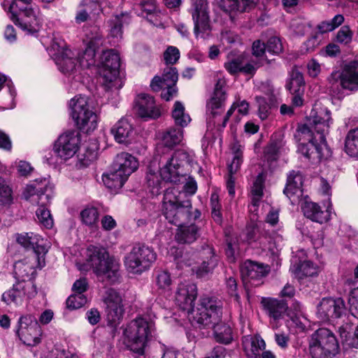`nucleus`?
<instances>
[{"mask_svg":"<svg viewBox=\"0 0 358 358\" xmlns=\"http://www.w3.org/2000/svg\"><path fill=\"white\" fill-rule=\"evenodd\" d=\"M331 122L330 110L327 108L316 106L312 109L308 122L298 127L297 133L300 139L308 141L307 143H300L298 150L313 163H318L330 156L325 136Z\"/></svg>","mask_w":358,"mask_h":358,"instance_id":"f257e3e1","label":"nucleus"},{"mask_svg":"<svg viewBox=\"0 0 358 358\" xmlns=\"http://www.w3.org/2000/svg\"><path fill=\"white\" fill-rule=\"evenodd\" d=\"M80 253L86 256V264L77 263L80 271H87L92 268L97 278L111 283L120 280V263L109 255L106 248H81Z\"/></svg>","mask_w":358,"mask_h":358,"instance_id":"f03ea898","label":"nucleus"},{"mask_svg":"<svg viewBox=\"0 0 358 358\" xmlns=\"http://www.w3.org/2000/svg\"><path fill=\"white\" fill-rule=\"evenodd\" d=\"M185 193L178 189L167 188L164 192L162 211L166 220L178 227L194 221L201 216L198 209L192 210L189 199H185Z\"/></svg>","mask_w":358,"mask_h":358,"instance_id":"7ed1b4c3","label":"nucleus"},{"mask_svg":"<svg viewBox=\"0 0 358 358\" xmlns=\"http://www.w3.org/2000/svg\"><path fill=\"white\" fill-rule=\"evenodd\" d=\"M52 187L49 185L47 178L36 179L27 185L24 192V196L27 200L31 199L36 201L39 206L36 211L38 222L45 228L50 229L53 226V219L50 211L45 207L50 203L52 198Z\"/></svg>","mask_w":358,"mask_h":358,"instance_id":"20e7f679","label":"nucleus"},{"mask_svg":"<svg viewBox=\"0 0 358 358\" xmlns=\"http://www.w3.org/2000/svg\"><path fill=\"white\" fill-rule=\"evenodd\" d=\"M153 329V324L139 317L131 321L124 329V343L137 356L144 355L145 348Z\"/></svg>","mask_w":358,"mask_h":358,"instance_id":"39448f33","label":"nucleus"},{"mask_svg":"<svg viewBox=\"0 0 358 358\" xmlns=\"http://www.w3.org/2000/svg\"><path fill=\"white\" fill-rule=\"evenodd\" d=\"M338 349L334 334L328 329L320 328L310 337L309 350L313 358H333Z\"/></svg>","mask_w":358,"mask_h":358,"instance_id":"423d86ee","label":"nucleus"},{"mask_svg":"<svg viewBox=\"0 0 358 358\" xmlns=\"http://www.w3.org/2000/svg\"><path fill=\"white\" fill-rule=\"evenodd\" d=\"M69 107L71 116L80 129L90 132L96 129L97 115L86 96H75L70 101Z\"/></svg>","mask_w":358,"mask_h":358,"instance_id":"0eeeda50","label":"nucleus"},{"mask_svg":"<svg viewBox=\"0 0 358 358\" xmlns=\"http://www.w3.org/2000/svg\"><path fill=\"white\" fill-rule=\"evenodd\" d=\"M26 248L27 257L15 264L14 272L17 278L31 280L36 274V268H41L45 265V255L48 250L45 248Z\"/></svg>","mask_w":358,"mask_h":358,"instance_id":"6e6552de","label":"nucleus"},{"mask_svg":"<svg viewBox=\"0 0 358 358\" xmlns=\"http://www.w3.org/2000/svg\"><path fill=\"white\" fill-rule=\"evenodd\" d=\"M194 162V153L185 150H178L161 169V176L166 182L173 183L187 180L182 168L185 164H192Z\"/></svg>","mask_w":358,"mask_h":358,"instance_id":"1a4fd4ad","label":"nucleus"},{"mask_svg":"<svg viewBox=\"0 0 358 358\" xmlns=\"http://www.w3.org/2000/svg\"><path fill=\"white\" fill-rule=\"evenodd\" d=\"M120 66L119 54L113 49L103 52L100 74L103 78L106 90H120L123 83L118 77Z\"/></svg>","mask_w":358,"mask_h":358,"instance_id":"9d476101","label":"nucleus"},{"mask_svg":"<svg viewBox=\"0 0 358 358\" xmlns=\"http://www.w3.org/2000/svg\"><path fill=\"white\" fill-rule=\"evenodd\" d=\"M157 254L152 248H133L124 260L127 271L132 275H141L148 271L156 260Z\"/></svg>","mask_w":358,"mask_h":358,"instance_id":"9b49d317","label":"nucleus"},{"mask_svg":"<svg viewBox=\"0 0 358 358\" xmlns=\"http://www.w3.org/2000/svg\"><path fill=\"white\" fill-rule=\"evenodd\" d=\"M189 13L194 22V34L196 37L205 38L211 31L207 0H191Z\"/></svg>","mask_w":358,"mask_h":358,"instance_id":"f8f14e48","label":"nucleus"},{"mask_svg":"<svg viewBox=\"0 0 358 358\" xmlns=\"http://www.w3.org/2000/svg\"><path fill=\"white\" fill-rule=\"evenodd\" d=\"M178 80V73L176 68L168 66L164 69L162 78L155 76L152 79L150 87L155 92L162 90V98L166 101H170L177 95L176 83Z\"/></svg>","mask_w":358,"mask_h":358,"instance_id":"ddd939ff","label":"nucleus"},{"mask_svg":"<svg viewBox=\"0 0 358 358\" xmlns=\"http://www.w3.org/2000/svg\"><path fill=\"white\" fill-rule=\"evenodd\" d=\"M331 89L335 91L341 85L342 88L351 91L358 89V61L346 64L342 72H332L328 78Z\"/></svg>","mask_w":358,"mask_h":358,"instance_id":"4468645a","label":"nucleus"},{"mask_svg":"<svg viewBox=\"0 0 358 358\" xmlns=\"http://www.w3.org/2000/svg\"><path fill=\"white\" fill-rule=\"evenodd\" d=\"M222 303L217 299L204 295L199 301L197 322L203 324H216L222 317Z\"/></svg>","mask_w":358,"mask_h":358,"instance_id":"2eb2a0df","label":"nucleus"},{"mask_svg":"<svg viewBox=\"0 0 358 358\" xmlns=\"http://www.w3.org/2000/svg\"><path fill=\"white\" fill-rule=\"evenodd\" d=\"M80 143V133L70 130L59 136L54 145V152L63 160L73 157L79 149Z\"/></svg>","mask_w":358,"mask_h":358,"instance_id":"dca6fc26","label":"nucleus"},{"mask_svg":"<svg viewBox=\"0 0 358 358\" xmlns=\"http://www.w3.org/2000/svg\"><path fill=\"white\" fill-rule=\"evenodd\" d=\"M271 271L268 264L246 260L241 266V273L243 281L252 287H257L264 283V278Z\"/></svg>","mask_w":358,"mask_h":358,"instance_id":"f3484780","label":"nucleus"},{"mask_svg":"<svg viewBox=\"0 0 358 358\" xmlns=\"http://www.w3.org/2000/svg\"><path fill=\"white\" fill-rule=\"evenodd\" d=\"M37 289L32 280H21L2 294V300L8 305L21 304L24 300L36 296Z\"/></svg>","mask_w":358,"mask_h":358,"instance_id":"a211bd4d","label":"nucleus"},{"mask_svg":"<svg viewBox=\"0 0 358 358\" xmlns=\"http://www.w3.org/2000/svg\"><path fill=\"white\" fill-rule=\"evenodd\" d=\"M103 301L106 305V320L110 325H116L122 318L124 308L120 294L114 289L106 291Z\"/></svg>","mask_w":358,"mask_h":358,"instance_id":"6ab92c4d","label":"nucleus"},{"mask_svg":"<svg viewBox=\"0 0 358 358\" xmlns=\"http://www.w3.org/2000/svg\"><path fill=\"white\" fill-rule=\"evenodd\" d=\"M345 305L343 299L324 298L317 305V317L323 322L341 317L345 313Z\"/></svg>","mask_w":358,"mask_h":358,"instance_id":"aec40b11","label":"nucleus"},{"mask_svg":"<svg viewBox=\"0 0 358 358\" xmlns=\"http://www.w3.org/2000/svg\"><path fill=\"white\" fill-rule=\"evenodd\" d=\"M197 296V288L192 283H181L176 293V302L183 310L190 313L193 310L194 301Z\"/></svg>","mask_w":358,"mask_h":358,"instance_id":"412c9836","label":"nucleus"},{"mask_svg":"<svg viewBox=\"0 0 358 358\" xmlns=\"http://www.w3.org/2000/svg\"><path fill=\"white\" fill-rule=\"evenodd\" d=\"M17 334L24 343L28 345H35L37 341L38 326L36 319L31 315L20 317Z\"/></svg>","mask_w":358,"mask_h":358,"instance_id":"4be33fe9","label":"nucleus"},{"mask_svg":"<svg viewBox=\"0 0 358 358\" xmlns=\"http://www.w3.org/2000/svg\"><path fill=\"white\" fill-rule=\"evenodd\" d=\"M135 109L142 118L156 119L161 115V111L154 98L147 94H140L137 96L135 99Z\"/></svg>","mask_w":358,"mask_h":358,"instance_id":"5701e85b","label":"nucleus"},{"mask_svg":"<svg viewBox=\"0 0 358 358\" xmlns=\"http://www.w3.org/2000/svg\"><path fill=\"white\" fill-rule=\"evenodd\" d=\"M13 22L28 34H33L38 32L41 26V21L38 17V9H29L25 13H21L16 18H12Z\"/></svg>","mask_w":358,"mask_h":358,"instance_id":"b1692460","label":"nucleus"},{"mask_svg":"<svg viewBox=\"0 0 358 358\" xmlns=\"http://www.w3.org/2000/svg\"><path fill=\"white\" fill-rule=\"evenodd\" d=\"M261 304L266 313L274 322L282 318L288 308V306L284 300L271 297H263Z\"/></svg>","mask_w":358,"mask_h":358,"instance_id":"393cba45","label":"nucleus"},{"mask_svg":"<svg viewBox=\"0 0 358 358\" xmlns=\"http://www.w3.org/2000/svg\"><path fill=\"white\" fill-rule=\"evenodd\" d=\"M303 176L299 171L292 170L287 175L284 194L290 199L302 196Z\"/></svg>","mask_w":358,"mask_h":358,"instance_id":"a878e982","label":"nucleus"},{"mask_svg":"<svg viewBox=\"0 0 358 358\" xmlns=\"http://www.w3.org/2000/svg\"><path fill=\"white\" fill-rule=\"evenodd\" d=\"M303 215L308 219L320 224L327 222L330 218L328 210H322L321 206L315 202L305 201L301 206Z\"/></svg>","mask_w":358,"mask_h":358,"instance_id":"bb28decb","label":"nucleus"},{"mask_svg":"<svg viewBox=\"0 0 358 358\" xmlns=\"http://www.w3.org/2000/svg\"><path fill=\"white\" fill-rule=\"evenodd\" d=\"M138 166V162L136 158L127 152L117 155L113 164L114 170L122 172L127 177L134 173Z\"/></svg>","mask_w":358,"mask_h":358,"instance_id":"cd10ccee","label":"nucleus"},{"mask_svg":"<svg viewBox=\"0 0 358 358\" xmlns=\"http://www.w3.org/2000/svg\"><path fill=\"white\" fill-rule=\"evenodd\" d=\"M242 345L248 358H260L261 351L266 348L264 341L259 335L243 337Z\"/></svg>","mask_w":358,"mask_h":358,"instance_id":"c85d7f7f","label":"nucleus"},{"mask_svg":"<svg viewBox=\"0 0 358 358\" xmlns=\"http://www.w3.org/2000/svg\"><path fill=\"white\" fill-rule=\"evenodd\" d=\"M115 140L119 143H129L134 135V128L127 119L122 118L111 128Z\"/></svg>","mask_w":358,"mask_h":358,"instance_id":"c756f323","label":"nucleus"},{"mask_svg":"<svg viewBox=\"0 0 358 358\" xmlns=\"http://www.w3.org/2000/svg\"><path fill=\"white\" fill-rule=\"evenodd\" d=\"M291 271L295 278L302 280L305 278L315 276L318 274L319 268L313 262L303 259L295 262L291 266Z\"/></svg>","mask_w":358,"mask_h":358,"instance_id":"7c9ffc66","label":"nucleus"},{"mask_svg":"<svg viewBox=\"0 0 358 358\" xmlns=\"http://www.w3.org/2000/svg\"><path fill=\"white\" fill-rule=\"evenodd\" d=\"M226 97L213 96L210 101L207 103L208 111L210 113L208 117V123H212L214 126H217L219 129L222 128V122L220 115L223 112V106Z\"/></svg>","mask_w":358,"mask_h":358,"instance_id":"2f4dec72","label":"nucleus"},{"mask_svg":"<svg viewBox=\"0 0 358 358\" xmlns=\"http://www.w3.org/2000/svg\"><path fill=\"white\" fill-rule=\"evenodd\" d=\"M203 326L213 329L215 338L219 343L228 344L233 339L231 327L222 322V317L220 322L216 324H203Z\"/></svg>","mask_w":358,"mask_h":358,"instance_id":"473e14b6","label":"nucleus"},{"mask_svg":"<svg viewBox=\"0 0 358 358\" xmlns=\"http://www.w3.org/2000/svg\"><path fill=\"white\" fill-rule=\"evenodd\" d=\"M128 178L122 172L114 170L112 168V171L110 173L103 175L102 180L104 185L108 189H118L123 186Z\"/></svg>","mask_w":358,"mask_h":358,"instance_id":"72a5a7b5","label":"nucleus"},{"mask_svg":"<svg viewBox=\"0 0 358 358\" xmlns=\"http://www.w3.org/2000/svg\"><path fill=\"white\" fill-rule=\"evenodd\" d=\"M160 138L163 145L167 148H173L182 141L183 130L182 129L171 127L160 134Z\"/></svg>","mask_w":358,"mask_h":358,"instance_id":"f704fd0d","label":"nucleus"},{"mask_svg":"<svg viewBox=\"0 0 358 358\" xmlns=\"http://www.w3.org/2000/svg\"><path fill=\"white\" fill-rule=\"evenodd\" d=\"M223 8L226 11L249 12L255 7L254 0H224Z\"/></svg>","mask_w":358,"mask_h":358,"instance_id":"c9c22d12","label":"nucleus"},{"mask_svg":"<svg viewBox=\"0 0 358 358\" xmlns=\"http://www.w3.org/2000/svg\"><path fill=\"white\" fill-rule=\"evenodd\" d=\"M178 227L175 238L179 244H191L196 239L197 227L194 224Z\"/></svg>","mask_w":358,"mask_h":358,"instance_id":"e433bc0d","label":"nucleus"},{"mask_svg":"<svg viewBox=\"0 0 358 358\" xmlns=\"http://www.w3.org/2000/svg\"><path fill=\"white\" fill-rule=\"evenodd\" d=\"M72 52L69 49L64 50L57 61L59 69L64 73L73 72L77 66L76 59L72 57Z\"/></svg>","mask_w":358,"mask_h":358,"instance_id":"4c0bfd02","label":"nucleus"},{"mask_svg":"<svg viewBox=\"0 0 358 358\" xmlns=\"http://www.w3.org/2000/svg\"><path fill=\"white\" fill-rule=\"evenodd\" d=\"M172 117L175 124L181 127H187L191 122L190 116L185 113V106L178 101H176L173 105Z\"/></svg>","mask_w":358,"mask_h":358,"instance_id":"58836bf2","label":"nucleus"},{"mask_svg":"<svg viewBox=\"0 0 358 358\" xmlns=\"http://www.w3.org/2000/svg\"><path fill=\"white\" fill-rule=\"evenodd\" d=\"M304 85L305 82L302 73L297 67L294 66L289 73V80L286 85L287 89L291 94H294L296 92L303 90Z\"/></svg>","mask_w":358,"mask_h":358,"instance_id":"ea45409f","label":"nucleus"},{"mask_svg":"<svg viewBox=\"0 0 358 358\" xmlns=\"http://www.w3.org/2000/svg\"><path fill=\"white\" fill-rule=\"evenodd\" d=\"M145 178L152 193L153 194H158L162 188V185L164 181L162 178L161 173L159 175L157 170L152 169V167L150 166Z\"/></svg>","mask_w":358,"mask_h":358,"instance_id":"a19ab883","label":"nucleus"},{"mask_svg":"<svg viewBox=\"0 0 358 358\" xmlns=\"http://www.w3.org/2000/svg\"><path fill=\"white\" fill-rule=\"evenodd\" d=\"M13 200V189L10 182L0 176V206H10Z\"/></svg>","mask_w":358,"mask_h":358,"instance_id":"79ce46f5","label":"nucleus"},{"mask_svg":"<svg viewBox=\"0 0 358 358\" xmlns=\"http://www.w3.org/2000/svg\"><path fill=\"white\" fill-rule=\"evenodd\" d=\"M236 109L238 115H246L249 110L248 102L245 100L234 102L222 119V128H224L226 127L230 117L234 114Z\"/></svg>","mask_w":358,"mask_h":358,"instance_id":"37998d69","label":"nucleus"},{"mask_svg":"<svg viewBox=\"0 0 358 358\" xmlns=\"http://www.w3.org/2000/svg\"><path fill=\"white\" fill-rule=\"evenodd\" d=\"M345 147L348 155L358 157V128L349 131L346 136Z\"/></svg>","mask_w":358,"mask_h":358,"instance_id":"c03bdc74","label":"nucleus"},{"mask_svg":"<svg viewBox=\"0 0 358 358\" xmlns=\"http://www.w3.org/2000/svg\"><path fill=\"white\" fill-rule=\"evenodd\" d=\"M14 238L16 243L21 246H41L40 236L33 232L17 233L14 235Z\"/></svg>","mask_w":358,"mask_h":358,"instance_id":"a18cd8bd","label":"nucleus"},{"mask_svg":"<svg viewBox=\"0 0 358 358\" xmlns=\"http://www.w3.org/2000/svg\"><path fill=\"white\" fill-rule=\"evenodd\" d=\"M344 21V17L342 15H336L331 20L322 21L317 26V29L320 34H325L334 30L340 26Z\"/></svg>","mask_w":358,"mask_h":358,"instance_id":"49530a36","label":"nucleus"},{"mask_svg":"<svg viewBox=\"0 0 358 358\" xmlns=\"http://www.w3.org/2000/svg\"><path fill=\"white\" fill-rule=\"evenodd\" d=\"M80 216L84 224L93 226L98 222L99 212L94 207H88L82 210Z\"/></svg>","mask_w":358,"mask_h":358,"instance_id":"de8ad7c7","label":"nucleus"},{"mask_svg":"<svg viewBox=\"0 0 358 358\" xmlns=\"http://www.w3.org/2000/svg\"><path fill=\"white\" fill-rule=\"evenodd\" d=\"M95 50L87 47L81 55L78 57V62L80 66L83 69L90 68L95 64Z\"/></svg>","mask_w":358,"mask_h":358,"instance_id":"09e8293b","label":"nucleus"},{"mask_svg":"<svg viewBox=\"0 0 358 358\" xmlns=\"http://www.w3.org/2000/svg\"><path fill=\"white\" fill-rule=\"evenodd\" d=\"M29 9H34L31 4L24 3L20 0H13L9 7L11 13V19L16 18L21 13H25Z\"/></svg>","mask_w":358,"mask_h":358,"instance_id":"8fccbe9b","label":"nucleus"},{"mask_svg":"<svg viewBox=\"0 0 358 358\" xmlns=\"http://www.w3.org/2000/svg\"><path fill=\"white\" fill-rule=\"evenodd\" d=\"M243 59L244 57L243 55H238L235 58L229 59L228 61L224 63V68L231 75L241 73Z\"/></svg>","mask_w":358,"mask_h":358,"instance_id":"3c124183","label":"nucleus"},{"mask_svg":"<svg viewBox=\"0 0 358 358\" xmlns=\"http://www.w3.org/2000/svg\"><path fill=\"white\" fill-rule=\"evenodd\" d=\"M87 303V298L83 294H76L71 295L66 300V306L70 309H78Z\"/></svg>","mask_w":358,"mask_h":358,"instance_id":"603ef678","label":"nucleus"},{"mask_svg":"<svg viewBox=\"0 0 358 358\" xmlns=\"http://www.w3.org/2000/svg\"><path fill=\"white\" fill-rule=\"evenodd\" d=\"M156 282L159 288L169 289L172 282L170 273L166 271H159L156 275Z\"/></svg>","mask_w":358,"mask_h":358,"instance_id":"864d4df0","label":"nucleus"},{"mask_svg":"<svg viewBox=\"0 0 358 358\" xmlns=\"http://www.w3.org/2000/svg\"><path fill=\"white\" fill-rule=\"evenodd\" d=\"M180 58L179 50L174 46H169L164 52V59L166 64L173 65L176 64Z\"/></svg>","mask_w":358,"mask_h":358,"instance_id":"5fc2aeb1","label":"nucleus"},{"mask_svg":"<svg viewBox=\"0 0 358 358\" xmlns=\"http://www.w3.org/2000/svg\"><path fill=\"white\" fill-rule=\"evenodd\" d=\"M138 8L141 10V13L138 15L144 16L151 15L156 11V5L154 0H143L138 6Z\"/></svg>","mask_w":358,"mask_h":358,"instance_id":"6e6d98bb","label":"nucleus"},{"mask_svg":"<svg viewBox=\"0 0 358 358\" xmlns=\"http://www.w3.org/2000/svg\"><path fill=\"white\" fill-rule=\"evenodd\" d=\"M348 303L352 315L358 318V287L350 292Z\"/></svg>","mask_w":358,"mask_h":358,"instance_id":"4d7b16f0","label":"nucleus"},{"mask_svg":"<svg viewBox=\"0 0 358 358\" xmlns=\"http://www.w3.org/2000/svg\"><path fill=\"white\" fill-rule=\"evenodd\" d=\"M267 51L273 54H279L282 51V45L280 38L277 36L271 37L266 44Z\"/></svg>","mask_w":358,"mask_h":358,"instance_id":"13d9d810","label":"nucleus"},{"mask_svg":"<svg viewBox=\"0 0 358 358\" xmlns=\"http://www.w3.org/2000/svg\"><path fill=\"white\" fill-rule=\"evenodd\" d=\"M266 45L260 40H257L252 43V55L258 58L257 60L262 62L264 57Z\"/></svg>","mask_w":358,"mask_h":358,"instance_id":"bf43d9fd","label":"nucleus"},{"mask_svg":"<svg viewBox=\"0 0 358 358\" xmlns=\"http://www.w3.org/2000/svg\"><path fill=\"white\" fill-rule=\"evenodd\" d=\"M263 65V62L252 60L250 62H244L243 60L242 67L241 73H243L247 75H254L257 69Z\"/></svg>","mask_w":358,"mask_h":358,"instance_id":"052dcab7","label":"nucleus"},{"mask_svg":"<svg viewBox=\"0 0 358 358\" xmlns=\"http://www.w3.org/2000/svg\"><path fill=\"white\" fill-rule=\"evenodd\" d=\"M352 33L350 31L349 27L343 26L338 31L336 38L339 43H348L351 41Z\"/></svg>","mask_w":358,"mask_h":358,"instance_id":"680f3d73","label":"nucleus"},{"mask_svg":"<svg viewBox=\"0 0 358 358\" xmlns=\"http://www.w3.org/2000/svg\"><path fill=\"white\" fill-rule=\"evenodd\" d=\"M264 179L262 173L259 174L255 179L252 187V195L263 196Z\"/></svg>","mask_w":358,"mask_h":358,"instance_id":"e2e57ef3","label":"nucleus"},{"mask_svg":"<svg viewBox=\"0 0 358 358\" xmlns=\"http://www.w3.org/2000/svg\"><path fill=\"white\" fill-rule=\"evenodd\" d=\"M292 27H293L295 33L299 36H303L310 27L309 23H307L303 20H294Z\"/></svg>","mask_w":358,"mask_h":358,"instance_id":"0e129e2a","label":"nucleus"},{"mask_svg":"<svg viewBox=\"0 0 358 358\" xmlns=\"http://www.w3.org/2000/svg\"><path fill=\"white\" fill-rule=\"evenodd\" d=\"M88 288V283L87 279L85 278L77 280L73 285L72 289L76 294H83V292L87 291Z\"/></svg>","mask_w":358,"mask_h":358,"instance_id":"69168bd1","label":"nucleus"},{"mask_svg":"<svg viewBox=\"0 0 358 358\" xmlns=\"http://www.w3.org/2000/svg\"><path fill=\"white\" fill-rule=\"evenodd\" d=\"M88 322L92 324H96L101 320L99 311L96 308H91L86 313Z\"/></svg>","mask_w":358,"mask_h":358,"instance_id":"338daca9","label":"nucleus"},{"mask_svg":"<svg viewBox=\"0 0 358 358\" xmlns=\"http://www.w3.org/2000/svg\"><path fill=\"white\" fill-rule=\"evenodd\" d=\"M308 73L312 77H316L320 72V65L315 59H311L307 65Z\"/></svg>","mask_w":358,"mask_h":358,"instance_id":"774afa93","label":"nucleus"}]
</instances>
